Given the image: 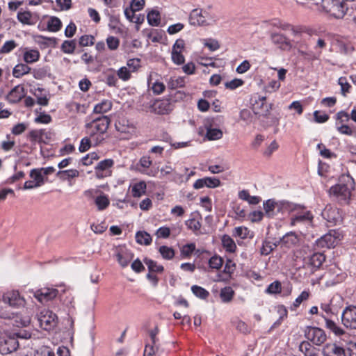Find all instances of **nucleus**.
Returning a JSON list of instances; mask_svg holds the SVG:
<instances>
[{"mask_svg":"<svg viewBox=\"0 0 356 356\" xmlns=\"http://www.w3.org/2000/svg\"><path fill=\"white\" fill-rule=\"evenodd\" d=\"M106 44L108 48L112 51L116 50L120 44V40L118 38L114 36H108L106 40Z\"/></svg>","mask_w":356,"mask_h":356,"instance_id":"864d4df0","label":"nucleus"},{"mask_svg":"<svg viewBox=\"0 0 356 356\" xmlns=\"http://www.w3.org/2000/svg\"><path fill=\"white\" fill-rule=\"evenodd\" d=\"M58 291L52 288H42L34 292V297L41 303L47 302L57 296Z\"/></svg>","mask_w":356,"mask_h":356,"instance_id":"ddd939ff","label":"nucleus"},{"mask_svg":"<svg viewBox=\"0 0 356 356\" xmlns=\"http://www.w3.org/2000/svg\"><path fill=\"white\" fill-rule=\"evenodd\" d=\"M204 181L208 188H216L220 185V181L215 177H204Z\"/></svg>","mask_w":356,"mask_h":356,"instance_id":"69168bd1","label":"nucleus"},{"mask_svg":"<svg viewBox=\"0 0 356 356\" xmlns=\"http://www.w3.org/2000/svg\"><path fill=\"white\" fill-rule=\"evenodd\" d=\"M338 83L341 86V93L343 96L346 95V93L349 92L350 85L348 83L346 77H340L338 80Z\"/></svg>","mask_w":356,"mask_h":356,"instance_id":"052dcab7","label":"nucleus"},{"mask_svg":"<svg viewBox=\"0 0 356 356\" xmlns=\"http://www.w3.org/2000/svg\"><path fill=\"white\" fill-rule=\"evenodd\" d=\"M195 250V243H188L184 245L181 249V255L184 257H188L191 255L193 251Z\"/></svg>","mask_w":356,"mask_h":356,"instance_id":"49530a36","label":"nucleus"},{"mask_svg":"<svg viewBox=\"0 0 356 356\" xmlns=\"http://www.w3.org/2000/svg\"><path fill=\"white\" fill-rule=\"evenodd\" d=\"M159 252L165 259H171L175 256V251L172 248L162 245L159 248Z\"/></svg>","mask_w":356,"mask_h":356,"instance_id":"a19ab883","label":"nucleus"},{"mask_svg":"<svg viewBox=\"0 0 356 356\" xmlns=\"http://www.w3.org/2000/svg\"><path fill=\"white\" fill-rule=\"evenodd\" d=\"M299 350L301 351L305 356H307L309 354H312L315 352L314 348H312V345L307 341H302L299 345Z\"/></svg>","mask_w":356,"mask_h":356,"instance_id":"8fccbe9b","label":"nucleus"},{"mask_svg":"<svg viewBox=\"0 0 356 356\" xmlns=\"http://www.w3.org/2000/svg\"><path fill=\"white\" fill-rule=\"evenodd\" d=\"M191 290L197 297L202 299L207 298L209 295V292L206 289L197 285L193 286L191 287Z\"/></svg>","mask_w":356,"mask_h":356,"instance_id":"c03bdc74","label":"nucleus"},{"mask_svg":"<svg viewBox=\"0 0 356 356\" xmlns=\"http://www.w3.org/2000/svg\"><path fill=\"white\" fill-rule=\"evenodd\" d=\"M323 10L335 18H342L348 7L343 0H321Z\"/></svg>","mask_w":356,"mask_h":356,"instance_id":"7ed1b4c3","label":"nucleus"},{"mask_svg":"<svg viewBox=\"0 0 356 356\" xmlns=\"http://www.w3.org/2000/svg\"><path fill=\"white\" fill-rule=\"evenodd\" d=\"M28 138L31 143H46V140L49 139L48 133L44 129H34L29 131Z\"/></svg>","mask_w":356,"mask_h":356,"instance_id":"aec40b11","label":"nucleus"},{"mask_svg":"<svg viewBox=\"0 0 356 356\" xmlns=\"http://www.w3.org/2000/svg\"><path fill=\"white\" fill-rule=\"evenodd\" d=\"M325 322V327L332 331L336 335L340 336L343 334V330L339 327L336 323L330 319L328 318L327 316H323Z\"/></svg>","mask_w":356,"mask_h":356,"instance_id":"e433bc0d","label":"nucleus"},{"mask_svg":"<svg viewBox=\"0 0 356 356\" xmlns=\"http://www.w3.org/2000/svg\"><path fill=\"white\" fill-rule=\"evenodd\" d=\"M144 263L147 265L148 270L150 273H161L163 271V266L159 265L156 261L151 259H144Z\"/></svg>","mask_w":356,"mask_h":356,"instance_id":"f704fd0d","label":"nucleus"},{"mask_svg":"<svg viewBox=\"0 0 356 356\" xmlns=\"http://www.w3.org/2000/svg\"><path fill=\"white\" fill-rule=\"evenodd\" d=\"M249 232L250 231L245 227H236L233 231V236L235 237H238L241 239H245L248 237Z\"/></svg>","mask_w":356,"mask_h":356,"instance_id":"37998d69","label":"nucleus"},{"mask_svg":"<svg viewBox=\"0 0 356 356\" xmlns=\"http://www.w3.org/2000/svg\"><path fill=\"white\" fill-rule=\"evenodd\" d=\"M32 15L29 11L20 12L17 14L18 20L24 24H31Z\"/></svg>","mask_w":356,"mask_h":356,"instance_id":"09e8293b","label":"nucleus"},{"mask_svg":"<svg viewBox=\"0 0 356 356\" xmlns=\"http://www.w3.org/2000/svg\"><path fill=\"white\" fill-rule=\"evenodd\" d=\"M323 356H346L345 349L334 343L325 344L322 350Z\"/></svg>","mask_w":356,"mask_h":356,"instance_id":"2eb2a0df","label":"nucleus"},{"mask_svg":"<svg viewBox=\"0 0 356 356\" xmlns=\"http://www.w3.org/2000/svg\"><path fill=\"white\" fill-rule=\"evenodd\" d=\"M91 138L85 137L82 138L80 143L79 149L81 152H85L89 149L91 146Z\"/></svg>","mask_w":356,"mask_h":356,"instance_id":"e2e57ef3","label":"nucleus"},{"mask_svg":"<svg viewBox=\"0 0 356 356\" xmlns=\"http://www.w3.org/2000/svg\"><path fill=\"white\" fill-rule=\"evenodd\" d=\"M17 47V44L14 40L6 41L0 49V54H8Z\"/></svg>","mask_w":356,"mask_h":356,"instance_id":"6e6d98bb","label":"nucleus"},{"mask_svg":"<svg viewBox=\"0 0 356 356\" xmlns=\"http://www.w3.org/2000/svg\"><path fill=\"white\" fill-rule=\"evenodd\" d=\"M323 216L330 222H335L339 218V213L337 209L332 207H326L323 211Z\"/></svg>","mask_w":356,"mask_h":356,"instance_id":"72a5a7b5","label":"nucleus"},{"mask_svg":"<svg viewBox=\"0 0 356 356\" xmlns=\"http://www.w3.org/2000/svg\"><path fill=\"white\" fill-rule=\"evenodd\" d=\"M30 177L35 181L38 187L44 184V177L39 168H35L31 170Z\"/></svg>","mask_w":356,"mask_h":356,"instance_id":"c756f323","label":"nucleus"},{"mask_svg":"<svg viewBox=\"0 0 356 356\" xmlns=\"http://www.w3.org/2000/svg\"><path fill=\"white\" fill-rule=\"evenodd\" d=\"M305 336L316 346L323 344L327 339L325 332L316 327H307L305 330Z\"/></svg>","mask_w":356,"mask_h":356,"instance_id":"6e6552de","label":"nucleus"},{"mask_svg":"<svg viewBox=\"0 0 356 356\" xmlns=\"http://www.w3.org/2000/svg\"><path fill=\"white\" fill-rule=\"evenodd\" d=\"M140 60L139 58H132L127 60V66L131 72H135L140 67Z\"/></svg>","mask_w":356,"mask_h":356,"instance_id":"0e129e2a","label":"nucleus"},{"mask_svg":"<svg viewBox=\"0 0 356 356\" xmlns=\"http://www.w3.org/2000/svg\"><path fill=\"white\" fill-rule=\"evenodd\" d=\"M114 165V161L106 159L99 162L95 167V177L97 179H103L110 177L112 174L111 168Z\"/></svg>","mask_w":356,"mask_h":356,"instance_id":"9d476101","label":"nucleus"},{"mask_svg":"<svg viewBox=\"0 0 356 356\" xmlns=\"http://www.w3.org/2000/svg\"><path fill=\"white\" fill-rule=\"evenodd\" d=\"M95 203L99 211L106 209L110 204V200L106 195L101 194L95 199Z\"/></svg>","mask_w":356,"mask_h":356,"instance_id":"bb28decb","label":"nucleus"},{"mask_svg":"<svg viewBox=\"0 0 356 356\" xmlns=\"http://www.w3.org/2000/svg\"><path fill=\"white\" fill-rule=\"evenodd\" d=\"M341 321L346 327L356 329V306L346 307L341 315Z\"/></svg>","mask_w":356,"mask_h":356,"instance_id":"9b49d317","label":"nucleus"},{"mask_svg":"<svg viewBox=\"0 0 356 356\" xmlns=\"http://www.w3.org/2000/svg\"><path fill=\"white\" fill-rule=\"evenodd\" d=\"M99 156L96 152H91L82 159V163L84 165H90L92 164L93 161H97Z\"/></svg>","mask_w":356,"mask_h":356,"instance_id":"603ef678","label":"nucleus"},{"mask_svg":"<svg viewBox=\"0 0 356 356\" xmlns=\"http://www.w3.org/2000/svg\"><path fill=\"white\" fill-rule=\"evenodd\" d=\"M25 95L26 92L24 86L18 85L10 91L6 99L9 102L15 104L19 102Z\"/></svg>","mask_w":356,"mask_h":356,"instance_id":"6ab92c4d","label":"nucleus"},{"mask_svg":"<svg viewBox=\"0 0 356 356\" xmlns=\"http://www.w3.org/2000/svg\"><path fill=\"white\" fill-rule=\"evenodd\" d=\"M19 346L17 340L13 337H8L0 341V353L7 355L15 351Z\"/></svg>","mask_w":356,"mask_h":356,"instance_id":"f3484780","label":"nucleus"},{"mask_svg":"<svg viewBox=\"0 0 356 356\" xmlns=\"http://www.w3.org/2000/svg\"><path fill=\"white\" fill-rule=\"evenodd\" d=\"M263 206L265 216L268 218H275L280 213H283L288 211L289 204L286 202L275 201L273 199H269L264 202Z\"/></svg>","mask_w":356,"mask_h":356,"instance_id":"20e7f679","label":"nucleus"},{"mask_svg":"<svg viewBox=\"0 0 356 356\" xmlns=\"http://www.w3.org/2000/svg\"><path fill=\"white\" fill-rule=\"evenodd\" d=\"M234 296V291L231 286L222 288L220 293V297L223 302H229Z\"/></svg>","mask_w":356,"mask_h":356,"instance_id":"c9c22d12","label":"nucleus"},{"mask_svg":"<svg viewBox=\"0 0 356 356\" xmlns=\"http://www.w3.org/2000/svg\"><path fill=\"white\" fill-rule=\"evenodd\" d=\"M221 243L224 249L227 252L234 253L236 250V245L234 241L227 234H224L221 237Z\"/></svg>","mask_w":356,"mask_h":356,"instance_id":"4be33fe9","label":"nucleus"},{"mask_svg":"<svg viewBox=\"0 0 356 356\" xmlns=\"http://www.w3.org/2000/svg\"><path fill=\"white\" fill-rule=\"evenodd\" d=\"M280 86L281 84L279 81L272 80L265 86V90L266 92L272 93L277 91Z\"/></svg>","mask_w":356,"mask_h":356,"instance_id":"4d7b16f0","label":"nucleus"},{"mask_svg":"<svg viewBox=\"0 0 356 356\" xmlns=\"http://www.w3.org/2000/svg\"><path fill=\"white\" fill-rule=\"evenodd\" d=\"M35 356H55V354L50 348L43 346L35 351Z\"/></svg>","mask_w":356,"mask_h":356,"instance_id":"680f3d73","label":"nucleus"},{"mask_svg":"<svg viewBox=\"0 0 356 356\" xmlns=\"http://www.w3.org/2000/svg\"><path fill=\"white\" fill-rule=\"evenodd\" d=\"M95 42V38L91 35H84L79 38V45L81 47H86L92 45Z\"/></svg>","mask_w":356,"mask_h":356,"instance_id":"5fc2aeb1","label":"nucleus"},{"mask_svg":"<svg viewBox=\"0 0 356 356\" xmlns=\"http://www.w3.org/2000/svg\"><path fill=\"white\" fill-rule=\"evenodd\" d=\"M185 47V42L182 39H178L173 44L171 52V58L172 62L176 65H181L184 63L185 58L182 54V51Z\"/></svg>","mask_w":356,"mask_h":356,"instance_id":"f8f14e48","label":"nucleus"},{"mask_svg":"<svg viewBox=\"0 0 356 356\" xmlns=\"http://www.w3.org/2000/svg\"><path fill=\"white\" fill-rule=\"evenodd\" d=\"M110 123L109 118L102 115L86 124V132L92 138L95 145L100 144L104 140L103 135L106 132Z\"/></svg>","mask_w":356,"mask_h":356,"instance_id":"f257e3e1","label":"nucleus"},{"mask_svg":"<svg viewBox=\"0 0 356 356\" xmlns=\"http://www.w3.org/2000/svg\"><path fill=\"white\" fill-rule=\"evenodd\" d=\"M271 108V104L266 102V97H259L252 106V110L256 115L264 117H267L269 115Z\"/></svg>","mask_w":356,"mask_h":356,"instance_id":"4468645a","label":"nucleus"},{"mask_svg":"<svg viewBox=\"0 0 356 356\" xmlns=\"http://www.w3.org/2000/svg\"><path fill=\"white\" fill-rule=\"evenodd\" d=\"M223 264V259L219 256H213L209 261L210 268L213 269H220Z\"/></svg>","mask_w":356,"mask_h":356,"instance_id":"a18cd8bd","label":"nucleus"},{"mask_svg":"<svg viewBox=\"0 0 356 356\" xmlns=\"http://www.w3.org/2000/svg\"><path fill=\"white\" fill-rule=\"evenodd\" d=\"M167 85L168 88L172 90L181 88L184 86L185 79L181 76H172L169 79Z\"/></svg>","mask_w":356,"mask_h":356,"instance_id":"473e14b6","label":"nucleus"},{"mask_svg":"<svg viewBox=\"0 0 356 356\" xmlns=\"http://www.w3.org/2000/svg\"><path fill=\"white\" fill-rule=\"evenodd\" d=\"M165 86L163 83L160 81H155L152 86V90L155 95H160L165 90Z\"/></svg>","mask_w":356,"mask_h":356,"instance_id":"338daca9","label":"nucleus"},{"mask_svg":"<svg viewBox=\"0 0 356 356\" xmlns=\"http://www.w3.org/2000/svg\"><path fill=\"white\" fill-rule=\"evenodd\" d=\"M325 261V256L320 252L314 253L309 257V264L315 268H320Z\"/></svg>","mask_w":356,"mask_h":356,"instance_id":"393cba45","label":"nucleus"},{"mask_svg":"<svg viewBox=\"0 0 356 356\" xmlns=\"http://www.w3.org/2000/svg\"><path fill=\"white\" fill-rule=\"evenodd\" d=\"M31 68L24 63H19L15 66L13 70V75L15 78H20L23 75L29 74Z\"/></svg>","mask_w":356,"mask_h":356,"instance_id":"5701e85b","label":"nucleus"},{"mask_svg":"<svg viewBox=\"0 0 356 356\" xmlns=\"http://www.w3.org/2000/svg\"><path fill=\"white\" fill-rule=\"evenodd\" d=\"M173 104L169 99H156L149 106V111L156 115H167L173 110Z\"/></svg>","mask_w":356,"mask_h":356,"instance_id":"423d86ee","label":"nucleus"},{"mask_svg":"<svg viewBox=\"0 0 356 356\" xmlns=\"http://www.w3.org/2000/svg\"><path fill=\"white\" fill-rule=\"evenodd\" d=\"M271 39L274 44H279L281 47H282L284 44H289L286 38L282 34L273 33L271 35Z\"/></svg>","mask_w":356,"mask_h":356,"instance_id":"de8ad7c7","label":"nucleus"},{"mask_svg":"<svg viewBox=\"0 0 356 356\" xmlns=\"http://www.w3.org/2000/svg\"><path fill=\"white\" fill-rule=\"evenodd\" d=\"M131 72L127 67H122L118 70L117 74L120 79L127 81L131 77Z\"/></svg>","mask_w":356,"mask_h":356,"instance_id":"bf43d9fd","label":"nucleus"},{"mask_svg":"<svg viewBox=\"0 0 356 356\" xmlns=\"http://www.w3.org/2000/svg\"><path fill=\"white\" fill-rule=\"evenodd\" d=\"M281 283L279 281H275L268 286L266 292L269 294H277L281 292Z\"/></svg>","mask_w":356,"mask_h":356,"instance_id":"3c124183","label":"nucleus"},{"mask_svg":"<svg viewBox=\"0 0 356 356\" xmlns=\"http://www.w3.org/2000/svg\"><path fill=\"white\" fill-rule=\"evenodd\" d=\"M79 175V172L76 169L60 170L56 173V176L62 180L77 177Z\"/></svg>","mask_w":356,"mask_h":356,"instance_id":"7c9ffc66","label":"nucleus"},{"mask_svg":"<svg viewBox=\"0 0 356 356\" xmlns=\"http://www.w3.org/2000/svg\"><path fill=\"white\" fill-rule=\"evenodd\" d=\"M148 23L153 26H158L160 24L161 17L160 13L157 10H152L148 13L147 16Z\"/></svg>","mask_w":356,"mask_h":356,"instance_id":"58836bf2","label":"nucleus"},{"mask_svg":"<svg viewBox=\"0 0 356 356\" xmlns=\"http://www.w3.org/2000/svg\"><path fill=\"white\" fill-rule=\"evenodd\" d=\"M206 137L209 140H218L222 137V131L220 129L207 127Z\"/></svg>","mask_w":356,"mask_h":356,"instance_id":"4c0bfd02","label":"nucleus"},{"mask_svg":"<svg viewBox=\"0 0 356 356\" xmlns=\"http://www.w3.org/2000/svg\"><path fill=\"white\" fill-rule=\"evenodd\" d=\"M353 188V179L349 175H343L340 177L339 183L330 188V193L341 204H348Z\"/></svg>","mask_w":356,"mask_h":356,"instance_id":"f03ea898","label":"nucleus"},{"mask_svg":"<svg viewBox=\"0 0 356 356\" xmlns=\"http://www.w3.org/2000/svg\"><path fill=\"white\" fill-rule=\"evenodd\" d=\"M317 148L320 152L321 156H322L324 158L330 159L332 156H335V154L331 152L330 149H327L325 146L322 143L318 144Z\"/></svg>","mask_w":356,"mask_h":356,"instance_id":"13d9d810","label":"nucleus"},{"mask_svg":"<svg viewBox=\"0 0 356 356\" xmlns=\"http://www.w3.org/2000/svg\"><path fill=\"white\" fill-rule=\"evenodd\" d=\"M147 185L144 181H139L133 185L131 193L134 197H140L146 192Z\"/></svg>","mask_w":356,"mask_h":356,"instance_id":"b1692460","label":"nucleus"},{"mask_svg":"<svg viewBox=\"0 0 356 356\" xmlns=\"http://www.w3.org/2000/svg\"><path fill=\"white\" fill-rule=\"evenodd\" d=\"M3 300L13 307H17L24 304V299L19 296L17 291H13L6 293L3 296Z\"/></svg>","mask_w":356,"mask_h":356,"instance_id":"a211bd4d","label":"nucleus"},{"mask_svg":"<svg viewBox=\"0 0 356 356\" xmlns=\"http://www.w3.org/2000/svg\"><path fill=\"white\" fill-rule=\"evenodd\" d=\"M213 22L209 14L201 9H193L189 15V22L191 25L209 26Z\"/></svg>","mask_w":356,"mask_h":356,"instance_id":"39448f33","label":"nucleus"},{"mask_svg":"<svg viewBox=\"0 0 356 356\" xmlns=\"http://www.w3.org/2000/svg\"><path fill=\"white\" fill-rule=\"evenodd\" d=\"M136 240L140 245H148L152 243V238L147 232L139 231L136 234Z\"/></svg>","mask_w":356,"mask_h":356,"instance_id":"c85d7f7f","label":"nucleus"},{"mask_svg":"<svg viewBox=\"0 0 356 356\" xmlns=\"http://www.w3.org/2000/svg\"><path fill=\"white\" fill-rule=\"evenodd\" d=\"M43 89L40 88L35 89L34 95L37 99V103L41 106H47L49 104V98L46 94L43 93Z\"/></svg>","mask_w":356,"mask_h":356,"instance_id":"ea45409f","label":"nucleus"},{"mask_svg":"<svg viewBox=\"0 0 356 356\" xmlns=\"http://www.w3.org/2000/svg\"><path fill=\"white\" fill-rule=\"evenodd\" d=\"M314 117L315 121L318 123L325 122L329 119V115L325 113H321L318 111H316L314 113Z\"/></svg>","mask_w":356,"mask_h":356,"instance_id":"774afa93","label":"nucleus"},{"mask_svg":"<svg viewBox=\"0 0 356 356\" xmlns=\"http://www.w3.org/2000/svg\"><path fill=\"white\" fill-rule=\"evenodd\" d=\"M75 49L76 42L74 40H65L61 45V49L65 54H72Z\"/></svg>","mask_w":356,"mask_h":356,"instance_id":"79ce46f5","label":"nucleus"},{"mask_svg":"<svg viewBox=\"0 0 356 356\" xmlns=\"http://www.w3.org/2000/svg\"><path fill=\"white\" fill-rule=\"evenodd\" d=\"M47 30L50 32H57L62 27V22L57 17H51L47 22Z\"/></svg>","mask_w":356,"mask_h":356,"instance_id":"cd10ccee","label":"nucleus"},{"mask_svg":"<svg viewBox=\"0 0 356 356\" xmlns=\"http://www.w3.org/2000/svg\"><path fill=\"white\" fill-rule=\"evenodd\" d=\"M112 108V102L110 100L104 99L95 105L94 112L96 113H104L110 111Z\"/></svg>","mask_w":356,"mask_h":356,"instance_id":"2f4dec72","label":"nucleus"},{"mask_svg":"<svg viewBox=\"0 0 356 356\" xmlns=\"http://www.w3.org/2000/svg\"><path fill=\"white\" fill-rule=\"evenodd\" d=\"M40 53L36 49L26 50L24 53L23 58L26 63H33L39 60Z\"/></svg>","mask_w":356,"mask_h":356,"instance_id":"a878e982","label":"nucleus"},{"mask_svg":"<svg viewBox=\"0 0 356 356\" xmlns=\"http://www.w3.org/2000/svg\"><path fill=\"white\" fill-rule=\"evenodd\" d=\"M312 213L309 211H300L293 215L291 218V225L296 226L298 224L309 225L313 220Z\"/></svg>","mask_w":356,"mask_h":356,"instance_id":"dca6fc26","label":"nucleus"},{"mask_svg":"<svg viewBox=\"0 0 356 356\" xmlns=\"http://www.w3.org/2000/svg\"><path fill=\"white\" fill-rule=\"evenodd\" d=\"M115 257L122 268L127 267L134 258V254L127 250L120 249L117 251Z\"/></svg>","mask_w":356,"mask_h":356,"instance_id":"412c9836","label":"nucleus"},{"mask_svg":"<svg viewBox=\"0 0 356 356\" xmlns=\"http://www.w3.org/2000/svg\"><path fill=\"white\" fill-rule=\"evenodd\" d=\"M341 240V235L335 230H331L316 241L318 248H334Z\"/></svg>","mask_w":356,"mask_h":356,"instance_id":"0eeeda50","label":"nucleus"},{"mask_svg":"<svg viewBox=\"0 0 356 356\" xmlns=\"http://www.w3.org/2000/svg\"><path fill=\"white\" fill-rule=\"evenodd\" d=\"M56 315L48 309L42 310L38 315V321L44 330H50L56 325Z\"/></svg>","mask_w":356,"mask_h":356,"instance_id":"1a4fd4ad","label":"nucleus"}]
</instances>
